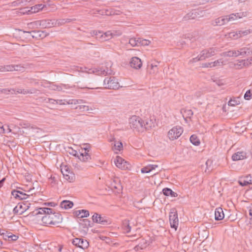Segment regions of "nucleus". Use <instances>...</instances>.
Listing matches in <instances>:
<instances>
[{"instance_id":"nucleus-1","label":"nucleus","mask_w":252,"mask_h":252,"mask_svg":"<svg viewBox=\"0 0 252 252\" xmlns=\"http://www.w3.org/2000/svg\"><path fill=\"white\" fill-rule=\"evenodd\" d=\"M34 213L41 219L42 223L45 225H57L62 221L61 215L58 213H53L51 208H40Z\"/></svg>"},{"instance_id":"nucleus-2","label":"nucleus","mask_w":252,"mask_h":252,"mask_svg":"<svg viewBox=\"0 0 252 252\" xmlns=\"http://www.w3.org/2000/svg\"><path fill=\"white\" fill-rule=\"evenodd\" d=\"M129 125L131 129L139 132H142L145 130L149 129L155 126L153 120H143L139 116L136 115L132 116L129 119Z\"/></svg>"},{"instance_id":"nucleus-3","label":"nucleus","mask_w":252,"mask_h":252,"mask_svg":"<svg viewBox=\"0 0 252 252\" xmlns=\"http://www.w3.org/2000/svg\"><path fill=\"white\" fill-rule=\"evenodd\" d=\"M252 54V47H244L238 50H232L224 52L220 54L221 56L228 57H237L251 55Z\"/></svg>"},{"instance_id":"nucleus-4","label":"nucleus","mask_w":252,"mask_h":252,"mask_svg":"<svg viewBox=\"0 0 252 252\" xmlns=\"http://www.w3.org/2000/svg\"><path fill=\"white\" fill-rule=\"evenodd\" d=\"M218 49L216 48H209L202 50L199 54L195 58L190 60L189 63H192L199 61H203L211 58L216 54Z\"/></svg>"},{"instance_id":"nucleus-5","label":"nucleus","mask_w":252,"mask_h":252,"mask_svg":"<svg viewBox=\"0 0 252 252\" xmlns=\"http://www.w3.org/2000/svg\"><path fill=\"white\" fill-rule=\"evenodd\" d=\"M67 152L69 154L77 157L81 161L83 162H87L91 159V156L88 153L89 150L87 148L82 149L79 151L73 150L72 148H69Z\"/></svg>"},{"instance_id":"nucleus-6","label":"nucleus","mask_w":252,"mask_h":252,"mask_svg":"<svg viewBox=\"0 0 252 252\" xmlns=\"http://www.w3.org/2000/svg\"><path fill=\"white\" fill-rule=\"evenodd\" d=\"M80 71L83 72L88 73H95L98 75H106L107 74H111L112 70L110 68L107 67L106 68L103 67L98 68H88L87 67H80Z\"/></svg>"},{"instance_id":"nucleus-7","label":"nucleus","mask_w":252,"mask_h":252,"mask_svg":"<svg viewBox=\"0 0 252 252\" xmlns=\"http://www.w3.org/2000/svg\"><path fill=\"white\" fill-rule=\"evenodd\" d=\"M103 85L108 89H116L120 87L118 79L114 77L106 78L104 80Z\"/></svg>"},{"instance_id":"nucleus-8","label":"nucleus","mask_w":252,"mask_h":252,"mask_svg":"<svg viewBox=\"0 0 252 252\" xmlns=\"http://www.w3.org/2000/svg\"><path fill=\"white\" fill-rule=\"evenodd\" d=\"M183 132V129L181 126H174L168 131V136L170 140H174L178 138Z\"/></svg>"},{"instance_id":"nucleus-9","label":"nucleus","mask_w":252,"mask_h":252,"mask_svg":"<svg viewBox=\"0 0 252 252\" xmlns=\"http://www.w3.org/2000/svg\"><path fill=\"white\" fill-rule=\"evenodd\" d=\"M33 190H34V188L31 189L27 190V192L29 193V194H27L20 190H14L12 191L11 194L15 198H18L21 200L25 199H27L28 196L34 193V192H32Z\"/></svg>"},{"instance_id":"nucleus-10","label":"nucleus","mask_w":252,"mask_h":252,"mask_svg":"<svg viewBox=\"0 0 252 252\" xmlns=\"http://www.w3.org/2000/svg\"><path fill=\"white\" fill-rule=\"evenodd\" d=\"M114 162L117 167L122 169H127L130 168L129 163L120 156H117Z\"/></svg>"},{"instance_id":"nucleus-11","label":"nucleus","mask_w":252,"mask_h":252,"mask_svg":"<svg viewBox=\"0 0 252 252\" xmlns=\"http://www.w3.org/2000/svg\"><path fill=\"white\" fill-rule=\"evenodd\" d=\"M247 15L246 12H241L236 13H232L229 15H226L225 17L227 20V23L229 22H232L235 20L241 19Z\"/></svg>"},{"instance_id":"nucleus-12","label":"nucleus","mask_w":252,"mask_h":252,"mask_svg":"<svg viewBox=\"0 0 252 252\" xmlns=\"http://www.w3.org/2000/svg\"><path fill=\"white\" fill-rule=\"evenodd\" d=\"M72 243L74 245L84 250L88 248L89 246V242L86 240L81 238H76L73 240Z\"/></svg>"},{"instance_id":"nucleus-13","label":"nucleus","mask_w":252,"mask_h":252,"mask_svg":"<svg viewBox=\"0 0 252 252\" xmlns=\"http://www.w3.org/2000/svg\"><path fill=\"white\" fill-rule=\"evenodd\" d=\"M169 217L171 227L176 230L179 224V220L177 213L171 212L169 214Z\"/></svg>"},{"instance_id":"nucleus-14","label":"nucleus","mask_w":252,"mask_h":252,"mask_svg":"<svg viewBox=\"0 0 252 252\" xmlns=\"http://www.w3.org/2000/svg\"><path fill=\"white\" fill-rule=\"evenodd\" d=\"M203 11L194 10L188 13L185 17L184 19L186 20L195 19L197 18L201 17L203 15L202 14Z\"/></svg>"},{"instance_id":"nucleus-15","label":"nucleus","mask_w":252,"mask_h":252,"mask_svg":"<svg viewBox=\"0 0 252 252\" xmlns=\"http://www.w3.org/2000/svg\"><path fill=\"white\" fill-rule=\"evenodd\" d=\"M83 100L82 99H57L56 103L60 105H77L81 104Z\"/></svg>"},{"instance_id":"nucleus-16","label":"nucleus","mask_w":252,"mask_h":252,"mask_svg":"<svg viewBox=\"0 0 252 252\" xmlns=\"http://www.w3.org/2000/svg\"><path fill=\"white\" fill-rule=\"evenodd\" d=\"M227 23V20L225 16H222L215 19L211 22V24L214 26H221Z\"/></svg>"},{"instance_id":"nucleus-17","label":"nucleus","mask_w":252,"mask_h":252,"mask_svg":"<svg viewBox=\"0 0 252 252\" xmlns=\"http://www.w3.org/2000/svg\"><path fill=\"white\" fill-rule=\"evenodd\" d=\"M142 62L140 59L138 57H134L131 59L130 65L131 67L135 69H139L142 66Z\"/></svg>"},{"instance_id":"nucleus-18","label":"nucleus","mask_w":252,"mask_h":252,"mask_svg":"<svg viewBox=\"0 0 252 252\" xmlns=\"http://www.w3.org/2000/svg\"><path fill=\"white\" fill-rule=\"evenodd\" d=\"M29 208V206L25 204L23 205L18 204L13 209V213L14 214L21 215L24 213Z\"/></svg>"},{"instance_id":"nucleus-19","label":"nucleus","mask_w":252,"mask_h":252,"mask_svg":"<svg viewBox=\"0 0 252 252\" xmlns=\"http://www.w3.org/2000/svg\"><path fill=\"white\" fill-rule=\"evenodd\" d=\"M247 158V154L244 151H238L232 156V159L233 161L243 160Z\"/></svg>"},{"instance_id":"nucleus-20","label":"nucleus","mask_w":252,"mask_h":252,"mask_svg":"<svg viewBox=\"0 0 252 252\" xmlns=\"http://www.w3.org/2000/svg\"><path fill=\"white\" fill-rule=\"evenodd\" d=\"M239 184L242 186H246L249 184H252V176L251 175L241 177L238 181Z\"/></svg>"},{"instance_id":"nucleus-21","label":"nucleus","mask_w":252,"mask_h":252,"mask_svg":"<svg viewBox=\"0 0 252 252\" xmlns=\"http://www.w3.org/2000/svg\"><path fill=\"white\" fill-rule=\"evenodd\" d=\"M92 220L94 222L105 225L107 223L106 220L101 217V216L97 213H95L92 217Z\"/></svg>"},{"instance_id":"nucleus-22","label":"nucleus","mask_w":252,"mask_h":252,"mask_svg":"<svg viewBox=\"0 0 252 252\" xmlns=\"http://www.w3.org/2000/svg\"><path fill=\"white\" fill-rule=\"evenodd\" d=\"M20 66L18 65H0V72H5V71H12L13 70H20Z\"/></svg>"},{"instance_id":"nucleus-23","label":"nucleus","mask_w":252,"mask_h":252,"mask_svg":"<svg viewBox=\"0 0 252 252\" xmlns=\"http://www.w3.org/2000/svg\"><path fill=\"white\" fill-rule=\"evenodd\" d=\"M224 217L222 209L219 207L216 209L215 211V219L217 220H222Z\"/></svg>"},{"instance_id":"nucleus-24","label":"nucleus","mask_w":252,"mask_h":252,"mask_svg":"<svg viewBox=\"0 0 252 252\" xmlns=\"http://www.w3.org/2000/svg\"><path fill=\"white\" fill-rule=\"evenodd\" d=\"M74 214L79 218H87L89 216V212L86 210H76Z\"/></svg>"},{"instance_id":"nucleus-25","label":"nucleus","mask_w":252,"mask_h":252,"mask_svg":"<svg viewBox=\"0 0 252 252\" xmlns=\"http://www.w3.org/2000/svg\"><path fill=\"white\" fill-rule=\"evenodd\" d=\"M44 5L42 4H36L30 8V10L26 11L28 14L38 12L39 10H42Z\"/></svg>"},{"instance_id":"nucleus-26","label":"nucleus","mask_w":252,"mask_h":252,"mask_svg":"<svg viewBox=\"0 0 252 252\" xmlns=\"http://www.w3.org/2000/svg\"><path fill=\"white\" fill-rule=\"evenodd\" d=\"M8 91L11 92L12 94H32L34 93V91H33V90H26V89H20V88L17 89L15 90H9Z\"/></svg>"},{"instance_id":"nucleus-27","label":"nucleus","mask_w":252,"mask_h":252,"mask_svg":"<svg viewBox=\"0 0 252 252\" xmlns=\"http://www.w3.org/2000/svg\"><path fill=\"white\" fill-rule=\"evenodd\" d=\"M252 63V57L250 59H248L247 60H242L240 61L237 64L235 65L236 66H240V68H242L243 66H248L249 64Z\"/></svg>"},{"instance_id":"nucleus-28","label":"nucleus","mask_w":252,"mask_h":252,"mask_svg":"<svg viewBox=\"0 0 252 252\" xmlns=\"http://www.w3.org/2000/svg\"><path fill=\"white\" fill-rule=\"evenodd\" d=\"M76 105H72V107L75 109L79 110L80 112H87L89 111L90 110H92L93 109L92 108H90L87 105H79L75 106Z\"/></svg>"},{"instance_id":"nucleus-29","label":"nucleus","mask_w":252,"mask_h":252,"mask_svg":"<svg viewBox=\"0 0 252 252\" xmlns=\"http://www.w3.org/2000/svg\"><path fill=\"white\" fill-rule=\"evenodd\" d=\"M50 87L53 90L63 92H64L68 88L67 85L63 84L61 85H52Z\"/></svg>"},{"instance_id":"nucleus-30","label":"nucleus","mask_w":252,"mask_h":252,"mask_svg":"<svg viewBox=\"0 0 252 252\" xmlns=\"http://www.w3.org/2000/svg\"><path fill=\"white\" fill-rule=\"evenodd\" d=\"M62 172L63 176L64 178L69 182H73L75 179L74 175L71 172H68V174H65L62 169Z\"/></svg>"},{"instance_id":"nucleus-31","label":"nucleus","mask_w":252,"mask_h":252,"mask_svg":"<svg viewBox=\"0 0 252 252\" xmlns=\"http://www.w3.org/2000/svg\"><path fill=\"white\" fill-rule=\"evenodd\" d=\"M162 192L163 194L166 196L170 195L171 197H176L178 195L177 193L174 192L170 189L167 188L163 189Z\"/></svg>"},{"instance_id":"nucleus-32","label":"nucleus","mask_w":252,"mask_h":252,"mask_svg":"<svg viewBox=\"0 0 252 252\" xmlns=\"http://www.w3.org/2000/svg\"><path fill=\"white\" fill-rule=\"evenodd\" d=\"M61 207L65 209L71 208L73 206L72 202L68 200L63 201L61 203Z\"/></svg>"},{"instance_id":"nucleus-33","label":"nucleus","mask_w":252,"mask_h":252,"mask_svg":"<svg viewBox=\"0 0 252 252\" xmlns=\"http://www.w3.org/2000/svg\"><path fill=\"white\" fill-rule=\"evenodd\" d=\"M225 36L227 38L236 39L240 37V32L239 31H233L228 33Z\"/></svg>"},{"instance_id":"nucleus-34","label":"nucleus","mask_w":252,"mask_h":252,"mask_svg":"<svg viewBox=\"0 0 252 252\" xmlns=\"http://www.w3.org/2000/svg\"><path fill=\"white\" fill-rule=\"evenodd\" d=\"M92 36H95L96 38L102 40L104 36L103 32L101 31H93L90 32Z\"/></svg>"},{"instance_id":"nucleus-35","label":"nucleus","mask_w":252,"mask_h":252,"mask_svg":"<svg viewBox=\"0 0 252 252\" xmlns=\"http://www.w3.org/2000/svg\"><path fill=\"white\" fill-rule=\"evenodd\" d=\"M212 68L218 67L222 66L224 64L223 60L222 59H218L214 62H211Z\"/></svg>"},{"instance_id":"nucleus-36","label":"nucleus","mask_w":252,"mask_h":252,"mask_svg":"<svg viewBox=\"0 0 252 252\" xmlns=\"http://www.w3.org/2000/svg\"><path fill=\"white\" fill-rule=\"evenodd\" d=\"M123 229L126 233H129L131 230V227L129 225V221L125 220L123 222Z\"/></svg>"},{"instance_id":"nucleus-37","label":"nucleus","mask_w":252,"mask_h":252,"mask_svg":"<svg viewBox=\"0 0 252 252\" xmlns=\"http://www.w3.org/2000/svg\"><path fill=\"white\" fill-rule=\"evenodd\" d=\"M139 38H131L129 40V43L133 47L139 46Z\"/></svg>"},{"instance_id":"nucleus-38","label":"nucleus","mask_w":252,"mask_h":252,"mask_svg":"<svg viewBox=\"0 0 252 252\" xmlns=\"http://www.w3.org/2000/svg\"><path fill=\"white\" fill-rule=\"evenodd\" d=\"M190 142L195 146H198L200 144V140L195 135H192L190 137Z\"/></svg>"},{"instance_id":"nucleus-39","label":"nucleus","mask_w":252,"mask_h":252,"mask_svg":"<svg viewBox=\"0 0 252 252\" xmlns=\"http://www.w3.org/2000/svg\"><path fill=\"white\" fill-rule=\"evenodd\" d=\"M114 141V149L116 151H120L123 148V144L120 141H115V139H113Z\"/></svg>"},{"instance_id":"nucleus-40","label":"nucleus","mask_w":252,"mask_h":252,"mask_svg":"<svg viewBox=\"0 0 252 252\" xmlns=\"http://www.w3.org/2000/svg\"><path fill=\"white\" fill-rule=\"evenodd\" d=\"M112 34V33H111V31H107L104 33H103V34H104V36L102 39V41L107 40H109V39L111 38L112 37H113Z\"/></svg>"},{"instance_id":"nucleus-41","label":"nucleus","mask_w":252,"mask_h":252,"mask_svg":"<svg viewBox=\"0 0 252 252\" xmlns=\"http://www.w3.org/2000/svg\"><path fill=\"white\" fill-rule=\"evenodd\" d=\"M158 71V68L157 65H154L151 64L150 66V68L149 69L150 73L151 74H155L157 73Z\"/></svg>"},{"instance_id":"nucleus-42","label":"nucleus","mask_w":252,"mask_h":252,"mask_svg":"<svg viewBox=\"0 0 252 252\" xmlns=\"http://www.w3.org/2000/svg\"><path fill=\"white\" fill-rule=\"evenodd\" d=\"M139 40V42H140L139 46L140 45L147 46V45H149L150 43H151V41L149 40L142 39L141 38H140Z\"/></svg>"},{"instance_id":"nucleus-43","label":"nucleus","mask_w":252,"mask_h":252,"mask_svg":"<svg viewBox=\"0 0 252 252\" xmlns=\"http://www.w3.org/2000/svg\"><path fill=\"white\" fill-rule=\"evenodd\" d=\"M184 114H183V117H190L193 115V112L191 110H187L184 111Z\"/></svg>"},{"instance_id":"nucleus-44","label":"nucleus","mask_w":252,"mask_h":252,"mask_svg":"<svg viewBox=\"0 0 252 252\" xmlns=\"http://www.w3.org/2000/svg\"><path fill=\"white\" fill-rule=\"evenodd\" d=\"M32 0H17L16 1H14V3H15L14 4L15 5H18L20 3H24V4H26L27 3L29 2Z\"/></svg>"},{"instance_id":"nucleus-45","label":"nucleus","mask_w":252,"mask_h":252,"mask_svg":"<svg viewBox=\"0 0 252 252\" xmlns=\"http://www.w3.org/2000/svg\"><path fill=\"white\" fill-rule=\"evenodd\" d=\"M240 32V37L245 35H247L251 32V31L248 30H246L244 31H239Z\"/></svg>"},{"instance_id":"nucleus-46","label":"nucleus","mask_w":252,"mask_h":252,"mask_svg":"<svg viewBox=\"0 0 252 252\" xmlns=\"http://www.w3.org/2000/svg\"><path fill=\"white\" fill-rule=\"evenodd\" d=\"M141 171L142 173H148L150 172V169L148 165L143 168H142L141 170Z\"/></svg>"},{"instance_id":"nucleus-47","label":"nucleus","mask_w":252,"mask_h":252,"mask_svg":"<svg viewBox=\"0 0 252 252\" xmlns=\"http://www.w3.org/2000/svg\"><path fill=\"white\" fill-rule=\"evenodd\" d=\"M65 23V19H60L55 22V25L61 26Z\"/></svg>"},{"instance_id":"nucleus-48","label":"nucleus","mask_w":252,"mask_h":252,"mask_svg":"<svg viewBox=\"0 0 252 252\" xmlns=\"http://www.w3.org/2000/svg\"><path fill=\"white\" fill-rule=\"evenodd\" d=\"M112 37L120 36L122 34V32L120 31H111Z\"/></svg>"},{"instance_id":"nucleus-49","label":"nucleus","mask_w":252,"mask_h":252,"mask_svg":"<svg viewBox=\"0 0 252 252\" xmlns=\"http://www.w3.org/2000/svg\"><path fill=\"white\" fill-rule=\"evenodd\" d=\"M244 98L246 100H250L251 99V91L250 90L247 91L245 95H244Z\"/></svg>"},{"instance_id":"nucleus-50","label":"nucleus","mask_w":252,"mask_h":252,"mask_svg":"<svg viewBox=\"0 0 252 252\" xmlns=\"http://www.w3.org/2000/svg\"><path fill=\"white\" fill-rule=\"evenodd\" d=\"M214 82L219 86L223 85L224 82L222 80L217 79L214 81Z\"/></svg>"},{"instance_id":"nucleus-51","label":"nucleus","mask_w":252,"mask_h":252,"mask_svg":"<svg viewBox=\"0 0 252 252\" xmlns=\"http://www.w3.org/2000/svg\"><path fill=\"white\" fill-rule=\"evenodd\" d=\"M202 67H206V68H208V67L212 68L211 62L205 63H203Z\"/></svg>"},{"instance_id":"nucleus-52","label":"nucleus","mask_w":252,"mask_h":252,"mask_svg":"<svg viewBox=\"0 0 252 252\" xmlns=\"http://www.w3.org/2000/svg\"><path fill=\"white\" fill-rule=\"evenodd\" d=\"M148 166L150 169V172L158 167V165L156 164H149Z\"/></svg>"},{"instance_id":"nucleus-53","label":"nucleus","mask_w":252,"mask_h":252,"mask_svg":"<svg viewBox=\"0 0 252 252\" xmlns=\"http://www.w3.org/2000/svg\"><path fill=\"white\" fill-rule=\"evenodd\" d=\"M237 104V102L235 100L231 99L228 102V105L229 106H235Z\"/></svg>"},{"instance_id":"nucleus-54","label":"nucleus","mask_w":252,"mask_h":252,"mask_svg":"<svg viewBox=\"0 0 252 252\" xmlns=\"http://www.w3.org/2000/svg\"><path fill=\"white\" fill-rule=\"evenodd\" d=\"M48 102L50 103H52V104H57L56 103L57 99H52V98H48Z\"/></svg>"},{"instance_id":"nucleus-55","label":"nucleus","mask_w":252,"mask_h":252,"mask_svg":"<svg viewBox=\"0 0 252 252\" xmlns=\"http://www.w3.org/2000/svg\"><path fill=\"white\" fill-rule=\"evenodd\" d=\"M8 238H11L12 240L15 241L17 239V236L15 235H10L8 236Z\"/></svg>"},{"instance_id":"nucleus-56","label":"nucleus","mask_w":252,"mask_h":252,"mask_svg":"<svg viewBox=\"0 0 252 252\" xmlns=\"http://www.w3.org/2000/svg\"><path fill=\"white\" fill-rule=\"evenodd\" d=\"M0 133H4L5 132V130L3 125H1V126H0Z\"/></svg>"},{"instance_id":"nucleus-57","label":"nucleus","mask_w":252,"mask_h":252,"mask_svg":"<svg viewBox=\"0 0 252 252\" xmlns=\"http://www.w3.org/2000/svg\"><path fill=\"white\" fill-rule=\"evenodd\" d=\"M249 215L250 216V220L252 221V207L249 209Z\"/></svg>"},{"instance_id":"nucleus-58","label":"nucleus","mask_w":252,"mask_h":252,"mask_svg":"<svg viewBox=\"0 0 252 252\" xmlns=\"http://www.w3.org/2000/svg\"><path fill=\"white\" fill-rule=\"evenodd\" d=\"M143 247H145V246L142 247V246H140L139 245H138L135 247L134 249L135 251H138L139 248H140L141 249H143Z\"/></svg>"},{"instance_id":"nucleus-59","label":"nucleus","mask_w":252,"mask_h":252,"mask_svg":"<svg viewBox=\"0 0 252 252\" xmlns=\"http://www.w3.org/2000/svg\"><path fill=\"white\" fill-rule=\"evenodd\" d=\"M64 171H63V172L65 173V174H68V172H70L69 171H68V167H65L64 168Z\"/></svg>"},{"instance_id":"nucleus-60","label":"nucleus","mask_w":252,"mask_h":252,"mask_svg":"<svg viewBox=\"0 0 252 252\" xmlns=\"http://www.w3.org/2000/svg\"><path fill=\"white\" fill-rule=\"evenodd\" d=\"M4 180H5L4 178H3V179H2V180H1L0 181V188L2 186L3 183L4 181Z\"/></svg>"},{"instance_id":"nucleus-61","label":"nucleus","mask_w":252,"mask_h":252,"mask_svg":"<svg viewBox=\"0 0 252 252\" xmlns=\"http://www.w3.org/2000/svg\"><path fill=\"white\" fill-rule=\"evenodd\" d=\"M65 19V23H69L71 21V19Z\"/></svg>"},{"instance_id":"nucleus-62","label":"nucleus","mask_w":252,"mask_h":252,"mask_svg":"<svg viewBox=\"0 0 252 252\" xmlns=\"http://www.w3.org/2000/svg\"><path fill=\"white\" fill-rule=\"evenodd\" d=\"M211 161L209 160H207L206 162V164L207 166H208L209 164H211Z\"/></svg>"},{"instance_id":"nucleus-63","label":"nucleus","mask_w":252,"mask_h":252,"mask_svg":"<svg viewBox=\"0 0 252 252\" xmlns=\"http://www.w3.org/2000/svg\"><path fill=\"white\" fill-rule=\"evenodd\" d=\"M7 126V132H8V133L10 132L11 131V129L9 128V126H8V125H7V126Z\"/></svg>"},{"instance_id":"nucleus-64","label":"nucleus","mask_w":252,"mask_h":252,"mask_svg":"<svg viewBox=\"0 0 252 252\" xmlns=\"http://www.w3.org/2000/svg\"><path fill=\"white\" fill-rule=\"evenodd\" d=\"M185 43H186V42L183 41L181 42L180 45H184Z\"/></svg>"}]
</instances>
